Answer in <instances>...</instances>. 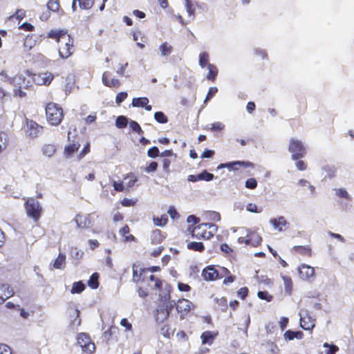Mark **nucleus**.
I'll use <instances>...</instances> for the list:
<instances>
[{
	"instance_id": "f3484780",
	"label": "nucleus",
	"mask_w": 354,
	"mask_h": 354,
	"mask_svg": "<svg viewBox=\"0 0 354 354\" xmlns=\"http://www.w3.org/2000/svg\"><path fill=\"white\" fill-rule=\"evenodd\" d=\"M218 336V330H206L201 335V339L203 344L212 345L215 339Z\"/></svg>"
},
{
	"instance_id": "ea45409f",
	"label": "nucleus",
	"mask_w": 354,
	"mask_h": 354,
	"mask_svg": "<svg viewBox=\"0 0 354 354\" xmlns=\"http://www.w3.org/2000/svg\"><path fill=\"white\" fill-rule=\"evenodd\" d=\"M154 119L160 124H165L168 122L167 116L162 111L156 112L154 113Z\"/></svg>"
},
{
	"instance_id": "4d7b16f0",
	"label": "nucleus",
	"mask_w": 354,
	"mask_h": 354,
	"mask_svg": "<svg viewBox=\"0 0 354 354\" xmlns=\"http://www.w3.org/2000/svg\"><path fill=\"white\" fill-rule=\"evenodd\" d=\"M224 127L225 125L222 122H216L211 124L209 129L212 131H221L224 129Z\"/></svg>"
},
{
	"instance_id": "4c0bfd02",
	"label": "nucleus",
	"mask_w": 354,
	"mask_h": 354,
	"mask_svg": "<svg viewBox=\"0 0 354 354\" xmlns=\"http://www.w3.org/2000/svg\"><path fill=\"white\" fill-rule=\"evenodd\" d=\"M209 56L208 53L203 52L199 55V65L201 68L208 67Z\"/></svg>"
},
{
	"instance_id": "b1692460",
	"label": "nucleus",
	"mask_w": 354,
	"mask_h": 354,
	"mask_svg": "<svg viewBox=\"0 0 354 354\" xmlns=\"http://www.w3.org/2000/svg\"><path fill=\"white\" fill-rule=\"evenodd\" d=\"M12 295V290L6 284L0 283V304H3L7 299Z\"/></svg>"
},
{
	"instance_id": "9b49d317",
	"label": "nucleus",
	"mask_w": 354,
	"mask_h": 354,
	"mask_svg": "<svg viewBox=\"0 0 354 354\" xmlns=\"http://www.w3.org/2000/svg\"><path fill=\"white\" fill-rule=\"evenodd\" d=\"M26 133L28 137L35 138L43 133L44 127L33 120L26 118Z\"/></svg>"
},
{
	"instance_id": "de8ad7c7",
	"label": "nucleus",
	"mask_w": 354,
	"mask_h": 354,
	"mask_svg": "<svg viewBox=\"0 0 354 354\" xmlns=\"http://www.w3.org/2000/svg\"><path fill=\"white\" fill-rule=\"evenodd\" d=\"M198 176L200 180L205 181H210L214 178V174L207 172L206 170H204L201 174H198Z\"/></svg>"
},
{
	"instance_id": "393cba45",
	"label": "nucleus",
	"mask_w": 354,
	"mask_h": 354,
	"mask_svg": "<svg viewBox=\"0 0 354 354\" xmlns=\"http://www.w3.org/2000/svg\"><path fill=\"white\" fill-rule=\"evenodd\" d=\"M80 147V144L77 142L70 143L64 149V155L66 158L71 157L75 152H77Z\"/></svg>"
},
{
	"instance_id": "c9c22d12",
	"label": "nucleus",
	"mask_w": 354,
	"mask_h": 354,
	"mask_svg": "<svg viewBox=\"0 0 354 354\" xmlns=\"http://www.w3.org/2000/svg\"><path fill=\"white\" fill-rule=\"evenodd\" d=\"M85 288L86 286L82 281H80L74 282L71 289V292L72 294H80L82 292H83L85 290Z\"/></svg>"
},
{
	"instance_id": "13d9d810",
	"label": "nucleus",
	"mask_w": 354,
	"mask_h": 354,
	"mask_svg": "<svg viewBox=\"0 0 354 354\" xmlns=\"http://www.w3.org/2000/svg\"><path fill=\"white\" fill-rule=\"evenodd\" d=\"M245 187L250 189H254L257 187V181L254 178H248L245 181Z\"/></svg>"
},
{
	"instance_id": "ddd939ff",
	"label": "nucleus",
	"mask_w": 354,
	"mask_h": 354,
	"mask_svg": "<svg viewBox=\"0 0 354 354\" xmlns=\"http://www.w3.org/2000/svg\"><path fill=\"white\" fill-rule=\"evenodd\" d=\"M173 307V304L169 303L157 308L156 313L155 315L156 322L162 323L164 321L167 320Z\"/></svg>"
},
{
	"instance_id": "bf43d9fd",
	"label": "nucleus",
	"mask_w": 354,
	"mask_h": 354,
	"mask_svg": "<svg viewBox=\"0 0 354 354\" xmlns=\"http://www.w3.org/2000/svg\"><path fill=\"white\" fill-rule=\"evenodd\" d=\"M171 160L168 158H164L162 160V169L165 173L167 174H169L170 173V165H171Z\"/></svg>"
},
{
	"instance_id": "7ed1b4c3",
	"label": "nucleus",
	"mask_w": 354,
	"mask_h": 354,
	"mask_svg": "<svg viewBox=\"0 0 354 354\" xmlns=\"http://www.w3.org/2000/svg\"><path fill=\"white\" fill-rule=\"evenodd\" d=\"M217 230V225L210 223H200L196 226L189 225L187 228L192 238L204 240L212 238Z\"/></svg>"
},
{
	"instance_id": "a19ab883",
	"label": "nucleus",
	"mask_w": 354,
	"mask_h": 354,
	"mask_svg": "<svg viewBox=\"0 0 354 354\" xmlns=\"http://www.w3.org/2000/svg\"><path fill=\"white\" fill-rule=\"evenodd\" d=\"M168 222V217L167 214H162L160 217L153 218V223L157 226H165Z\"/></svg>"
},
{
	"instance_id": "aec40b11",
	"label": "nucleus",
	"mask_w": 354,
	"mask_h": 354,
	"mask_svg": "<svg viewBox=\"0 0 354 354\" xmlns=\"http://www.w3.org/2000/svg\"><path fill=\"white\" fill-rule=\"evenodd\" d=\"M244 167H254V163L247 161H234L232 162H228L226 164H221L219 167H227L229 169H238L236 166Z\"/></svg>"
},
{
	"instance_id": "e2e57ef3",
	"label": "nucleus",
	"mask_w": 354,
	"mask_h": 354,
	"mask_svg": "<svg viewBox=\"0 0 354 354\" xmlns=\"http://www.w3.org/2000/svg\"><path fill=\"white\" fill-rule=\"evenodd\" d=\"M113 186L114 187V190L116 192H123L126 190V187L122 181H113Z\"/></svg>"
},
{
	"instance_id": "20e7f679",
	"label": "nucleus",
	"mask_w": 354,
	"mask_h": 354,
	"mask_svg": "<svg viewBox=\"0 0 354 354\" xmlns=\"http://www.w3.org/2000/svg\"><path fill=\"white\" fill-rule=\"evenodd\" d=\"M46 118L47 122L51 126H58L64 119V111L62 107L55 102H48L45 107Z\"/></svg>"
},
{
	"instance_id": "0e129e2a",
	"label": "nucleus",
	"mask_w": 354,
	"mask_h": 354,
	"mask_svg": "<svg viewBox=\"0 0 354 354\" xmlns=\"http://www.w3.org/2000/svg\"><path fill=\"white\" fill-rule=\"evenodd\" d=\"M90 152V144L88 142L82 149L78 154L77 157L79 160L83 158L87 153Z\"/></svg>"
},
{
	"instance_id": "2eb2a0df",
	"label": "nucleus",
	"mask_w": 354,
	"mask_h": 354,
	"mask_svg": "<svg viewBox=\"0 0 354 354\" xmlns=\"http://www.w3.org/2000/svg\"><path fill=\"white\" fill-rule=\"evenodd\" d=\"M102 83L104 86L109 88H118L121 86V82L118 79L111 77V73L105 71L102 77Z\"/></svg>"
},
{
	"instance_id": "412c9836",
	"label": "nucleus",
	"mask_w": 354,
	"mask_h": 354,
	"mask_svg": "<svg viewBox=\"0 0 354 354\" xmlns=\"http://www.w3.org/2000/svg\"><path fill=\"white\" fill-rule=\"evenodd\" d=\"M292 252L308 257L312 256V249L309 245H295L292 248Z\"/></svg>"
},
{
	"instance_id": "423d86ee",
	"label": "nucleus",
	"mask_w": 354,
	"mask_h": 354,
	"mask_svg": "<svg viewBox=\"0 0 354 354\" xmlns=\"http://www.w3.org/2000/svg\"><path fill=\"white\" fill-rule=\"evenodd\" d=\"M230 274L229 270L224 267L221 268V271L216 270L214 266L210 265L206 266L202 270V277L207 281H216L222 279L224 275Z\"/></svg>"
},
{
	"instance_id": "4468645a",
	"label": "nucleus",
	"mask_w": 354,
	"mask_h": 354,
	"mask_svg": "<svg viewBox=\"0 0 354 354\" xmlns=\"http://www.w3.org/2000/svg\"><path fill=\"white\" fill-rule=\"evenodd\" d=\"M75 221L77 227L81 229H87L93 226L90 214H78L75 217Z\"/></svg>"
},
{
	"instance_id": "a18cd8bd",
	"label": "nucleus",
	"mask_w": 354,
	"mask_h": 354,
	"mask_svg": "<svg viewBox=\"0 0 354 354\" xmlns=\"http://www.w3.org/2000/svg\"><path fill=\"white\" fill-rule=\"evenodd\" d=\"M59 3L58 0H49L47 3V8L53 12L58 11L59 9Z\"/></svg>"
},
{
	"instance_id": "0eeeda50",
	"label": "nucleus",
	"mask_w": 354,
	"mask_h": 354,
	"mask_svg": "<svg viewBox=\"0 0 354 354\" xmlns=\"http://www.w3.org/2000/svg\"><path fill=\"white\" fill-rule=\"evenodd\" d=\"M288 151L291 153L292 160H299L306 156V150L303 142L295 138H291L289 142Z\"/></svg>"
},
{
	"instance_id": "5701e85b",
	"label": "nucleus",
	"mask_w": 354,
	"mask_h": 354,
	"mask_svg": "<svg viewBox=\"0 0 354 354\" xmlns=\"http://www.w3.org/2000/svg\"><path fill=\"white\" fill-rule=\"evenodd\" d=\"M193 308L192 303L186 299H183L182 300H179L178 304L176 305V309L178 312H189L191 309Z\"/></svg>"
},
{
	"instance_id": "6e6552de",
	"label": "nucleus",
	"mask_w": 354,
	"mask_h": 354,
	"mask_svg": "<svg viewBox=\"0 0 354 354\" xmlns=\"http://www.w3.org/2000/svg\"><path fill=\"white\" fill-rule=\"evenodd\" d=\"M77 344L82 348V352L86 353H93L95 351V343L92 341L88 334L80 333L77 334Z\"/></svg>"
},
{
	"instance_id": "cd10ccee",
	"label": "nucleus",
	"mask_w": 354,
	"mask_h": 354,
	"mask_svg": "<svg viewBox=\"0 0 354 354\" xmlns=\"http://www.w3.org/2000/svg\"><path fill=\"white\" fill-rule=\"evenodd\" d=\"M187 248L189 250L203 252L205 251V248L202 242L191 241L187 244Z\"/></svg>"
},
{
	"instance_id": "7c9ffc66",
	"label": "nucleus",
	"mask_w": 354,
	"mask_h": 354,
	"mask_svg": "<svg viewBox=\"0 0 354 354\" xmlns=\"http://www.w3.org/2000/svg\"><path fill=\"white\" fill-rule=\"evenodd\" d=\"M42 153L48 158L52 157L56 152V147L53 144H45L41 148Z\"/></svg>"
},
{
	"instance_id": "864d4df0",
	"label": "nucleus",
	"mask_w": 354,
	"mask_h": 354,
	"mask_svg": "<svg viewBox=\"0 0 354 354\" xmlns=\"http://www.w3.org/2000/svg\"><path fill=\"white\" fill-rule=\"evenodd\" d=\"M218 92V88L216 86H212L209 88L206 97L204 100V103H206L207 101L211 100Z\"/></svg>"
},
{
	"instance_id": "09e8293b",
	"label": "nucleus",
	"mask_w": 354,
	"mask_h": 354,
	"mask_svg": "<svg viewBox=\"0 0 354 354\" xmlns=\"http://www.w3.org/2000/svg\"><path fill=\"white\" fill-rule=\"evenodd\" d=\"M257 296L259 299L262 300H266L267 301H271L273 299L272 295H270L268 291H259L257 293Z\"/></svg>"
},
{
	"instance_id": "a211bd4d",
	"label": "nucleus",
	"mask_w": 354,
	"mask_h": 354,
	"mask_svg": "<svg viewBox=\"0 0 354 354\" xmlns=\"http://www.w3.org/2000/svg\"><path fill=\"white\" fill-rule=\"evenodd\" d=\"M300 326L306 330H311L315 326V319L308 314L304 315L300 318Z\"/></svg>"
},
{
	"instance_id": "052dcab7",
	"label": "nucleus",
	"mask_w": 354,
	"mask_h": 354,
	"mask_svg": "<svg viewBox=\"0 0 354 354\" xmlns=\"http://www.w3.org/2000/svg\"><path fill=\"white\" fill-rule=\"evenodd\" d=\"M147 155L150 158H156L159 155V149L157 147H152L147 151Z\"/></svg>"
},
{
	"instance_id": "f03ea898",
	"label": "nucleus",
	"mask_w": 354,
	"mask_h": 354,
	"mask_svg": "<svg viewBox=\"0 0 354 354\" xmlns=\"http://www.w3.org/2000/svg\"><path fill=\"white\" fill-rule=\"evenodd\" d=\"M0 76L3 77L11 85L14 86V95L24 97L26 95L24 89H28L32 86L30 80H27L22 74H17L13 77H9L6 71L0 72Z\"/></svg>"
},
{
	"instance_id": "3c124183",
	"label": "nucleus",
	"mask_w": 354,
	"mask_h": 354,
	"mask_svg": "<svg viewBox=\"0 0 354 354\" xmlns=\"http://www.w3.org/2000/svg\"><path fill=\"white\" fill-rule=\"evenodd\" d=\"M115 330H118V328L115 326H110L107 330H106L103 336L107 340L109 341L113 335V333L115 332Z\"/></svg>"
},
{
	"instance_id": "f257e3e1",
	"label": "nucleus",
	"mask_w": 354,
	"mask_h": 354,
	"mask_svg": "<svg viewBox=\"0 0 354 354\" xmlns=\"http://www.w3.org/2000/svg\"><path fill=\"white\" fill-rule=\"evenodd\" d=\"M48 39H52L59 43V56L63 59L70 57L75 51L74 39L68 34L65 29H52L46 35Z\"/></svg>"
},
{
	"instance_id": "72a5a7b5",
	"label": "nucleus",
	"mask_w": 354,
	"mask_h": 354,
	"mask_svg": "<svg viewBox=\"0 0 354 354\" xmlns=\"http://www.w3.org/2000/svg\"><path fill=\"white\" fill-rule=\"evenodd\" d=\"M100 274L97 272H94L90 277L88 281V286L92 289H97L99 286Z\"/></svg>"
},
{
	"instance_id": "58836bf2",
	"label": "nucleus",
	"mask_w": 354,
	"mask_h": 354,
	"mask_svg": "<svg viewBox=\"0 0 354 354\" xmlns=\"http://www.w3.org/2000/svg\"><path fill=\"white\" fill-rule=\"evenodd\" d=\"M303 335L302 332L297 331L295 332L291 330H288L284 333V337L286 339L292 340L294 338H301Z\"/></svg>"
},
{
	"instance_id": "dca6fc26",
	"label": "nucleus",
	"mask_w": 354,
	"mask_h": 354,
	"mask_svg": "<svg viewBox=\"0 0 354 354\" xmlns=\"http://www.w3.org/2000/svg\"><path fill=\"white\" fill-rule=\"evenodd\" d=\"M299 277L303 280H309L315 276V270L306 264H302L298 268Z\"/></svg>"
},
{
	"instance_id": "1a4fd4ad",
	"label": "nucleus",
	"mask_w": 354,
	"mask_h": 354,
	"mask_svg": "<svg viewBox=\"0 0 354 354\" xmlns=\"http://www.w3.org/2000/svg\"><path fill=\"white\" fill-rule=\"evenodd\" d=\"M26 73L31 77L32 81L38 86H49L54 79L53 74L48 71L39 73H31L29 71Z\"/></svg>"
},
{
	"instance_id": "774afa93",
	"label": "nucleus",
	"mask_w": 354,
	"mask_h": 354,
	"mask_svg": "<svg viewBox=\"0 0 354 354\" xmlns=\"http://www.w3.org/2000/svg\"><path fill=\"white\" fill-rule=\"evenodd\" d=\"M0 354H12L11 348L6 344H0Z\"/></svg>"
},
{
	"instance_id": "4be33fe9",
	"label": "nucleus",
	"mask_w": 354,
	"mask_h": 354,
	"mask_svg": "<svg viewBox=\"0 0 354 354\" xmlns=\"http://www.w3.org/2000/svg\"><path fill=\"white\" fill-rule=\"evenodd\" d=\"M247 235L248 238L249 245L253 247L259 246L263 241L262 237L257 232L250 231L248 232Z\"/></svg>"
},
{
	"instance_id": "a878e982",
	"label": "nucleus",
	"mask_w": 354,
	"mask_h": 354,
	"mask_svg": "<svg viewBox=\"0 0 354 354\" xmlns=\"http://www.w3.org/2000/svg\"><path fill=\"white\" fill-rule=\"evenodd\" d=\"M37 39V35H35V34L28 35L24 39V48L28 50L32 49L36 45Z\"/></svg>"
},
{
	"instance_id": "69168bd1",
	"label": "nucleus",
	"mask_w": 354,
	"mask_h": 354,
	"mask_svg": "<svg viewBox=\"0 0 354 354\" xmlns=\"http://www.w3.org/2000/svg\"><path fill=\"white\" fill-rule=\"evenodd\" d=\"M167 213L169 214L172 219H176L180 217V214L174 206L169 207Z\"/></svg>"
},
{
	"instance_id": "6e6d98bb",
	"label": "nucleus",
	"mask_w": 354,
	"mask_h": 354,
	"mask_svg": "<svg viewBox=\"0 0 354 354\" xmlns=\"http://www.w3.org/2000/svg\"><path fill=\"white\" fill-rule=\"evenodd\" d=\"M128 94L127 92H120L117 94L115 97V102L117 104L120 105L123 101L126 100Z\"/></svg>"
},
{
	"instance_id": "8fccbe9b",
	"label": "nucleus",
	"mask_w": 354,
	"mask_h": 354,
	"mask_svg": "<svg viewBox=\"0 0 354 354\" xmlns=\"http://www.w3.org/2000/svg\"><path fill=\"white\" fill-rule=\"evenodd\" d=\"M129 126H130L131 129L133 131L136 132L138 134H139V135L143 134L144 132H143L142 129H141L140 124L137 122H136L134 120H131L129 123Z\"/></svg>"
},
{
	"instance_id": "c756f323",
	"label": "nucleus",
	"mask_w": 354,
	"mask_h": 354,
	"mask_svg": "<svg viewBox=\"0 0 354 354\" xmlns=\"http://www.w3.org/2000/svg\"><path fill=\"white\" fill-rule=\"evenodd\" d=\"M66 265V255L59 253L55 260L53 267L55 269H63L65 267Z\"/></svg>"
},
{
	"instance_id": "37998d69",
	"label": "nucleus",
	"mask_w": 354,
	"mask_h": 354,
	"mask_svg": "<svg viewBox=\"0 0 354 354\" xmlns=\"http://www.w3.org/2000/svg\"><path fill=\"white\" fill-rule=\"evenodd\" d=\"M128 123L127 118L125 116H118L115 120V125L118 128L123 129L127 127Z\"/></svg>"
},
{
	"instance_id": "c03bdc74",
	"label": "nucleus",
	"mask_w": 354,
	"mask_h": 354,
	"mask_svg": "<svg viewBox=\"0 0 354 354\" xmlns=\"http://www.w3.org/2000/svg\"><path fill=\"white\" fill-rule=\"evenodd\" d=\"M160 330L162 335L167 339H170L174 335V331L171 330L168 324H165L162 326L160 328Z\"/></svg>"
},
{
	"instance_id": "e433bc0d",
	"label": "nucleus",
	"mask_w": 354,
	"mask_h": 354,
	"mask_svg": "<svg viewBox=\"0 0 354 354\" xmlns=\"http://www.w3.org/2000/svg\"><path fill=\"white\" fill-rule=\"evenodd\" d=\"M149 103V99L146 97H135L132 100V105L135 107H144Z\"/></svg>"
},
{
	"instance_id": "c85d7f7f",
	"label": "nucleus",
	"mask_w": 354,
	"mask_h": 354,
	"mask_svg": "<svg viewBox=\"0 0 354 354\" xmlns=\"http://www.w3.org/2000/svg\"><path fill=\"white\" fill-rule=\"evenodd\" d=\"M208 73L206 76L207 79L212 82H214L218 73L217 67L214 64H208Z\"/></svg>"
},
{
	"instance_id": "49530a36",
	"label": "nucleus",
	"mask_w": 354,
	"mask_h": 354,
	"mask_svg": "<svg viewBox=\"0 0 354 354\" xmlns=\"http://www.w3.org/2000/svg\"><path fill=\"white\" fill-rule=\"evenodd\" d=\"M94 4V0H79V6L81 9L88 10Z\"/></svg>"
},
{
	"instance_id": "f704fd0d",
	"label": "nucleus",
	"mask_w": 354,
	"mask_h": 354,
	"mask_svg": "<svg viewBox=\"0 0 354 354\" xmlns=\"http://www.w3.org/2000/svg\"><path fill=\"white\" fill-rule=\"evenodd\" d=\"M215 303L217 304L218 308L222 312H226L228 304L227 299L225 297H222L221 298H216L214 299Z\"/></svg>"
},
{
	"instance_id": "6ab92c4d",
	"label": "nucleus",
	"mask_w": 354,
	"mask_h": 354,
	"mask_svg": "<svg viewBox=\"0 0 354 354\" xmlns=\"http://www.w3.org/2000/svg\"><path fill=\"white\" fill-rule=\"evenodd\" d=\"M119 234L122 237L124 242L131 243L136 241V237L130 233V228L127 224L120 229Z\"/></svg>"
},
{
	"instance_id": "338daca9",
	"label": "nucleus",
	"mask_w": 354,
	"mask_h": 354,
	"mask_svg": "<svg viewBox=\"0 0 354 354\" xmlns=\"http://www.w3.org/2000/svg\"><path fill=\"white\" fill-rule=\"evenodd\" d=\"M295 165L298 170L299 171H304L307 168V164L304 160H301L300 159L296 160Z\"/></svg>"
},
{
	"instance_id": "f8f14e48",
	"label": "nucleus",
	"mask_w": 354,
	"mask_h": 354,
	"mask_svg": "<svg viewBox=\"0 0 354 354\" xmlns=\"http://www.w3.org/2000/svg\"><path fill=\"white\" fill-rule=\"evenodd\" d=\"M142 278L143 277H140L139 280L134 281L136 283L140 282L146 283L148 286H151L153 290H161L162 289V281L153 274L149 273L147 278Z\"/></svg>"
},
{
	"instance_id": "79ce46f5",
	"label": "nucleus",
	"mask_w": 354,
	"mask_h": 354,
	"mask_svg": "<svg viewBox=\"0 0 354 354\" xmlns=\"http://www.w3.org/2000/svg\"><path fill=\"white\" fill-rule=\"evenodd\" d=\"M172 46L167 42H164L160 46L161 54L164 56L169 55L172 51Z\"/></svg>"
},
{
	"instance_id": "39448f33",
	"label": "nucleus",
	"mask_w": 354,
	"mask_h": 354,
	"mask_svg": "<svg viewBox=\"0 0 354 354\" xmlns=\"http://www.w3.org/2000/svg\"><path fill=\"white\" fill-rule=\"evenodd\" d=\"M24 208L28 217L32 218L36 223L39 221L42 215L43 208L36 198H28L24 203Z\"/></svg>"
},
{
	"instance_id": "473e14b6",
	"label": "nucleus",
	"mask_w": 354,
	"mask_h": 354,
	"mask_svg": "<svg viewBox=\"0 0 354 354\" xmlns=\"http://www.w3.org/2000/svg\"><path fill=\"white\" fill-rule=\"evenodd\" d=\"M124 179H129V180L127 183L126 190L129 191L133 187L136 185L138 179L137 176L132 172H129L124 178Z\"/></svg>"
},
{
	"instance_id": "603ef678",
	"label": "nucleus",
	"mask_w": 354,
	"mask_h": 354,
	"mask_svg": "<svg viewBox=\"0 0 354 354\" xmlns=\"http://www.w3.org/2000/svg\"><path fill=\"white\" fill-rule=\"evenodd\" d=\"M137 203V199L124 198L120 203L124 207H133Z\"/></svg>"
},
{
	"instance_id": "680f3d73",
	"label": "nucleus",
	"mask_w": 354,
	"mask_h": 354,
	"mask_svg": "<svg viewBox=\"0 0 354 354\" xmlns=\"http://www.w3.org/2000/svg\"><path fill=\"white\" fill-rule=\"evenodd\" d=\"M158 163L155 161L151 162L147 167H145V171L147 173L154 172L157 170Z\"/></svg>"
},
{
	"instance_id": "bb28decb",
	"label": "nucleus",
	"mask_w": 354,
	"mask_h": 354,
	"mask_svg": "<svg viewBox=\"0 0 354 354\" xmlns=\"http://www.w3.org/2000/svg\"><path fill=\"white\" fill-rule=\"evenodd\" d=\"M270 223L274 226L275 229H277L279 231H282L283 230V228L288 225V223L283 216H279L277 218L270 219Z\"/></svg>"
},
{
	"instance_id": "9d476101",
	"label": "nucleus",
	"mask_w": 354,
	"mask_h": 354,
	"mask_svg": "<svg viewBox=\"0 0 354 354\" xmlns=\"http://www.w3.org/2000/svg\"><path fill=\"white\" fill-rule=\"evenodd\" d=\"M132 269L133 281H138L140 279V277H143L142 279H146L148 277L149 273L158 272L160 270V268L159 266H151L149 268H140L138 266L135 264L133 265Z\"/></svg>"
},
{
	"instance_id": "2f4dec72",
	"label": "nucleus",
	"mask_w": 354,
	"mask_h": 354,
	"mask_svg": "<svg viewBox=\"0 0 354 354\" xmlns=\"http://www.w3.org/2000/svg\"><path fill=\"white\" fill-rule=\"evenodd\" d=\"M281 278L283 281L285 292L288 295H291L293 288V283L291 277L288 275H281Z\"/></svg>"
},
{
	"instance_id": "5fc2aeb1",
	"label": "nucleus",
	"mask_w": 354,
	"mask_h": 354,
	"mask_svg": "<svg viewBox=\"0 0 354 354\" xmlns=\"http://www.w3.org/2000/svg\"><path fill=\"white\" fill-rule=\"evenodd\" d=\"M249 290L247 287L241 288L236 292L237 296L244 300L248 295Z\"/></svg>"
}]
</instances>
